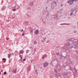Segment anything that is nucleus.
I'll use <instances>...</instances> for the list:
<instances>
[{
	"instance_id": "51",
	"label": "nucleus",
	"mask_w": 78,
	"mask_h": 78,
	"mask_svg": "<svg viewBox=\"0 0 78 78\" xmlns=\"http://www.w3.org/2000/svg\"><path fill=\"white\" fill-rule=\"evenodd\" d=\"M51 24H52V23H53V22H51Z\"/></svg>"
},
{
	"instance_id": "53",
	"label": "nucleus",
	"mask_w": 78,
	"mask_h": 78,
	"mask_svg": "<svg viewBox=\"0 0 78 78\" xmlns=\"http://www.w3.org/2000/svg\"><path fill=\"white\" fill-rule=\"evenodd\" d=\"M1 72H3V70H1Z\"/></svg>"
},
{
	"instance_id": "33",
	"label": "nucleus",
	"mask_w": 78,
	"mask_h": 78,
	"mask_svg": "<svg viewBox=\"0 0 78 78\" xmlns=\"http://www.w3.org/2000/svg\"><path fill=\"white\" fill-rule=\"evenodd\" d=\"M33 60H31L30 62L31 63H32V62H33Z\"/></svg>"
},
{
	"instance_id": "15",
	"label": "nucleus",
	"mask_w": 78,
	"mask_h": 78,
	"mask_svg": "<svg viewBox=\"0 0 78 78\" xmlns=\"http://www.w3.org/2000/svg\"><path fill=\"white\" fill-rule=\"evenodd\" d=\"M74 69L76 71V73H77V72H78V70L76 69L75 68V67H74Z\"/></svg>"
},
{
	"instance_id": "28",
	"label": "nucleus",
	"mask_w": 78,
	"mask_h": 78,
	"mask_svg": "<svg viewBox=\"0 0 78 78\" xmlns=\"http://www.w3.org/2000/svg\"><path fill=\"white\" fill-rule=\"evenodd\" d=\"M69 47L67 48L66 50H69Z\"/></svg>"
},
{
	"instance_id": "7",
	"label": "nucleus",
	"mask_w": 78,
	"mask_h": 78,
	"mask_svg": "<svg viewBox=\"0 0 78 78\" xmlns=\"http://www.w3.org/2000/svg\"><path fill=\"white\" fill-rule=\"evenodd\" d=\"M30 6L31 7L34 6V3L33 2H31L30 3Z\"/></svg>"
},
{
	"instance_id": "45",
	"label": "nucleus",
	"mask_w": 78,
	"mask_h": 78,
	"mask_svg": "<svg viewBox=\"0 0 78 78\" xmlns=\"http://www.w3.org/2000/svg\"><path fill=\"white\" fill-rule=\"evenodd\" d=\"M21 59H22V57H20Z\"/></svg>"
},
{
	"instance_id": "39",
	"label": "nucleus",
	"mask_w": 78,
	"mask_h": 78,
	"mask_svg": "<svg viewBox=\"0 0 78 78\" xmlns=\"http://www.w3.org/2000/svg\"><path fill=\"white\" fill-rule=\"evenodd\" d=\"M76 53H77L78 54V51H76Z\"/></svg>"
},
{
	"instance_id": "20",
	"label": "nucleus",
	"mask_w": 78,
	"mask_h": 78,
	"mask_svg": "<svg viewBox=\"0 0 78 78\" xmlns=\"http://www.w3.org/2000/svg\"><path fill=\"white\" fill-rule=\"evenodd\" d=\"M29 51H30V50H27L26 51V53H27H27H28Z\"/></svg>"
},
{
	"instance_id": "1",
	"label": "nucleus",
	"mask_w": 78,
	"mask_h": 78,
	"mask_svg": "<svg viewBox=\"0 0 78 78\" xmlns=\"http://www.w3.org/2000/svg\"><path fill=\"white\" fill-rule=\"evenodd\" d=\"M74 1H75V0H69L68 2V3L70 5H72L73 4Z\"/></svg>"
},
{
	"instance_id": "46",
	"label": "nucleus",
	"mask_w": 78,
	"mask_h": 78,
	"mask_svg": "<svg viewBox=\"0 0 78 78\" xmlns=\"http://www.w3.org/2000/svg\"><path fill=\"white\" fill-rule=\"evenodd\" d=\"M77 25H78V22H77Z\"/></svg>"
},
{
	"instance_id": "36",
	"label": "nucleus",
	"mask_w": 78,
	"mask_h": 78,
	"mask_svg": "<svg viewBox=\"0 0 78 78\" xmlns=\"http://www.w3.org/2000/svg\"><path fill=\"white\" fill-rule=\"evenodd\" d=\"M28 9H31V8H30V7H29L28 8Z\"/></svg>"
},
{
	"instance_id": "47",
	"label": "nucleus",
	"mask_w": 78,
	"mask_h": 78,
	"mask_svg": "<svg viewBox=\"0 0 78 78\" xmlns=\"http://www.w3.org/2000/svg\"><path fill=\"white\" fill-rule=\"evenodd\" d=\"M12 55H14V53H12Z\"/></svg>"
},
{
	"instance_id": "11",
	"label": "nucleus",
	"mask_w": 78,
	"mask_h": 78,
	"mask_svg": "<svg viewBox=\"0 0 78 78\" xmlns=\"http://www.w3.org/2000/svg\"><path fill=\"white\" fill-rule=\"evenodd\" d=\"M23 53H24V51H23L22 50H21L20 51V54H23Z\"/></svg>"
},
{
	"instance_id": "48",
	"label": "nucleus",
	"mask_w": 78,
	"mask_h": 78,
	"mask_svg": "<svg viewBox=\"0 0 78 78\" xmlns=\"http://www.w3.org/2000/svg\"><path fill=\"white\" fill-rule=\"evenodd\" d=\"M60 59H62V58L60 57Z\"/></svg>"
},
{
	"instance_id": "50",
	"label": "nucleus",
	"mask_w": 78,
	"mask_h": 78,
	"mask_svg": "<svg viewBox=\"0 0 78 78\" xmlns=\"http://www.w3.org/2000/svg\"><path fill=\"white\" fill-rule=\"evenodd\" d=\"M52 65L53 66H54V65H53V64H52Z\"/></svg>"
},
{
	"instance_id": "58",
	"label": "nucleus",
	"mask_w": 78,
	"mask_h": 78,
	"mask_svg": "<svg viewBox=\"0 0 78 78\" xmlns=\"http://www.w3.org/2000/svg\"><path fill=\"white\" fill-rule=\"evenodd\" d=\"M57 0V1H58V0Z\"/></svg>"
},
{
	"instance_id": "42",
	"label": "nucleus",
	"mask_w": 78,
	"mask_h": 78,
	"mask_svg": "<svg viewBox=\"0 0 78 78\" xmlns=\"http://www.w3.org/2000/svg\"><path fill=\"white\" fill-rule=\"evenodd\" d=\"M75 2H76V1H78V0H75Z\"/></svg>"
},
{
	"instance_id": "3",
	"label": "nucleus",
	"mask_w": 78,
	"mask_h": 78,
	"mask_svg": "<svg viewBox=\"0 0 78 78\" xmlns=\"http://www.w3.org/2000/svg\"><path fill=\"white\" fill-rule=\"evenodd\" d=\"M44 64L43 67L44 68L46 67H47L48 66V63L47 62H44Z\"/></svg>"
},
{
	"instance_id": "26",
	"label": "nucleus",
	"mask_w": 78,
	"mask_h": 78,
	"mask_svg": "<svg viewBox=\"0 0 78 78\" xmlns=\"http://www.w3.org/2000/svg\"><path fill=\"white\" fill-rule=\"evenodd\" d=\"M4 75H6V71L4 72Z\"/></svg>"
},
{
	"instance_id": "12",
	"label": "nucleus",
	"mask_w": 78,
	"mask_h": 78,
	"mask_svg": "<svg viewBox=\"0 0 78 78\" xmlns=\"http://www.w3.org/2000/svg\"><path fill=\"white\" fill-rule=\"evenodd\" d=\"M75 45H72V46L71 48H76Z\"/></svg>"
},
{
	"instance_id": "37",
	"label": "nucleus",
	"mask_w": 78,
	"mask_h": 78,
	"mask_svg": "<svg viewBox=\"0 0 78 78\" xmlns=\"http://www.w3.org/2000/svg\"><path fill=\"white\" fill-rule=\"evenodd\" d=\"M70 63L71 64H73V63H72V61H71Z\"/></svg>"
},
{
	"instance_id": "2",
	"label": "nucleus",
	"mask_w": 78,
	"mask_h": 78,
	"mask_svg": "<svg viewBox=\"0 0 78 78\" xmlns=\"http://www.w3.org/2000/svg\"><path fill=\"white\" fill-rule=\"evenodd\" d=\"M71 11H72L73 14L75 15V14H76L77 12V10L76 9L73 10V9H72L71 10Z\"/></svg>"
},
{
	"instance_id": "59",
	"label": "nucleus",
	"mask_w": 78,
	"mask_h": 78,
	"mask_svg": "<svg viewBox=\"0 0 78 78\" xmlns=\"http://www.w3.org/2000/svg\"><path fill=\"white\" fill-rule=\"evenodd\" d=\"M73 75H74V74H73Z\"/></svg>"
},
{
	"instance_id": "24",
	"label": "nucleus",
	"mask_w": 78,
	"mask_h": 78,
	"mask_svg": "<svg viewBox=\"0 0 78 78\" xmlns=\"http://www.w3.org/2000/svg\"><path fill=\"white\" fill-rule=\"evenodd\" d=\"M46 39H47V37H46L45 38V37H44V38H43L44 41L46 40Z\"/></svg>"
},
{
	"instance_id": "30",
	"label": "nucleus",
	"mask_w": 78,
	"mask_h": 78,
	"mask_svg": "<svg viewBox=\"0 0 78 78\" xmlns=\"http://www.w3.org/2000/svg\"><path fill=\"white\" fill-rule=\"evenodd\" d=\"M19 57H20V58L22 57V55H20Z\"/></svg>"
},
{
	"instance_id": "5",
	"label": "nucleus",
	"mask_w": 78,
	"mask_h": 78,
	"mask_svg": "<svg viewBox=\"0 0 78 78\" xmlns=\"http://www.w3.org/2000/svg\"><path fill=\"white\" fill-rule=\"evenodd\" d=\"M51 5L53 6V5H55L56 6L57 5V3H56V2L54 1V2H52L51 3Z\"/></svg>"
},
{
	"instance_id": "29",
	"label": "nucleus",
	"mask_w": 78,
	"mask_h": 78,
	"mask_svg": "<svg viewBox=\"0 0 78 78\" xmlns=\"http://www.w3.org/2000/svg\"><path fill=\"white\" fill-rule=\"evenodd\" d=\"M73 13H72V12L70 14V16H72V14H73Z\"/></svg>"
},
{
	"instance_id": "25",
	"label": "nucleus",
	"mask_w": 78,
	"mask_h": 78,
	"mask_svg": "<svg viewBox=\"0 0 78 78\" xmlns=\"http://www.w3.org/2000/svg\"><path fill=\"white\" fill-rule=\"evenodd\" d=\"M30 33H33V30H31L30 31Z\"/></svg>"
},
{
	"instance_id": "19",
	"label": "nucleus",
	"mask_w": 78,
	"mask_h": 78,
	"mask_svg": "<svg viewBox=\"0 0 78 78\" xmlns=\"http://www.w3.org/2000/svg\"><path fill=\"white\" fill-rule=\"evenodd\" d=\"M37 41H34V44H37Z\"/></svg>"
},
{
	"instance_id": "27",
	"label": "nucleus",
	"mask_w": 78,
	"mask_h": 78,
	"mask_svg": "<svg viewBox=\"0 0 78 78\" xmlns=\"http://www.w3.org/2000/svg\"><path fill=\"white\" fill-rule=\"evenodd\" d=\"M55 72H56V73H58V71L57 70H55Z\"/></svg>"
},
{
	"instance_id": "6",
	"label": "nucleus",
	"mask_w": 78,
	"mask_h": 78,
	"mask_svg": "<svg viewBox=\"0 0 78 78\" xmlns=\"http://www.w3.org/2000/svg\"><path fill=\"white\" fill-rule=\"evenodd\" d=\"M39 32V30H35V31L34 32V33L35 34L37 35V34H38Z\"/></svg>"
},
{
	"instance_id": "32",
	"label": "nucleus",
	"mask_w": 78,
	"mask_h": 78,
	"mask_svg": "<svg viewBox=\"0 0 78 78\" xmlns=\"http://www.w3.org/2000/svg\"><path fill=\"white\" fill-rule=\"evenodd\" d=\"M26 60V59H23V61H25Z\"/></svg>"
},
{
	"instance_id": "4",
	"label": "nucleus",
	"mask_w": 78,
	"mask_h": 78,
	"mask_svg": "<svg viewBox=\"0 0 78 78\" xmlns=\"http://www.w3.org/2000/svg\"><path fill=\"white\" fill-rule=\"evenodd\" d=\"M57 15H55L52 16V18H53V19H54V20H55V19H58V16H56Z\"/></svg>"
},
{
	"instance_id": "22",
	"label": "nucleus",
	"mask_w": 78,
	"mask_h": 78,
	"mask_svg": "<svg viewBox=\"0 0 78 78\" xmlns=\"http://www.w3.org/2000/svg\"><path fill=\"white\" fill-rule=\"evenodd\" d=\"M13 11H16V9H12Z\"/></svg>"
},
{
	"instance_id": "49",
	"label": "nucleus",
	"mask_w": 78,
	"mask_h": 78,
	"mask_svg": "<svg viewBox=\"0 0 78 78\" xmlns=\"http://www.w3.org/2000/svg\"><path fill=\"white\" fill-rule=\"evenodd\" d=\"M45 34H45V33L44 34V35H45Z\"/></svg>"
},
{
	"instance_id": "38",
	"label": "nucleus",
	"mask_w": 78,
	"mask_h": 78,
	"mask_svg": "<svg viewBox=\"0 0 78 78\" xmlns=\"http://www.w3.org/2000/svg\"><path fill=\"white\" fill-rule=\"evenodd\" d=\"M6 60L4 61H3V62H6Z\"/></svg>"
},
{
	"instance_id": "52",
	"label": "nucleus",
	"mask_w": 78,
	"mask_h": 78,
	"mask_svg": "<svg viewBox=\"0 0 78 78\" xmlns=\"http://www.w3.org/2000/svg\"><path fill=\"white\" fill-rule=\"evenodd\" d=\"M74 33H76V31H75L74 32Z\"/></svg>"
},
{
	"instance_id": "8",
	"label": "nucleus",
	"mask_w": 78,
	"mask_h": 78,
	"mask_svg": "<svg viewBox=\"0 0 78 78\" xmlns=\"http://www.w3.org/2000/svg\"><path fill=\"white\" fill-rule=\"evenodd\" d=\"M47 55L45 54L44 55H43L42 56V59H44V58H47Z\"/></svg>"
},
{
	"instance_id": "10",
	"label": "nucleus",
	"mask_w": 78,
	"mask_h": 78,
	"mask_svg": "<svg viewBox=\"0 0 78 78\" xmlns=\"http://www.w3.org/2000/svg\"><path fill=\"white\" fill-rule=\"evenodd\" d=\"M68 74V73L67 72H66V73H64L63 74V75L64 76H67V75Z\"/></svg>"
},
{
	"instance_id": "35",
	"label": "nucleus",
	"mask_w": 78,
	"mask_h": 78,
	"mask_svg": "<svg viewBox=\"0 0 78 78\" xmlns=\"http://www.w3.org/2000/svg\"><path fill=\"white\" fill-rule=\"evenodd\" d=\"M61 57H64V56H63V55H61Z\"/></svg>"
},
{
	"instance_id": "16",
	"label": "nucleus",
	"mask_w": 78,
	"mask_h": 78,
	"mask_svg": "<svg viewBox=\"0 0 78 78\" xmlns=\"http://www.w3.org/2000/svg\"><path fill=\"white\" fill-rule=\"evenodd\" d=\"M11 55L10 54H9L8 55V58H10L11 57Z\"/></svg>"
},
{
	"instance_id": "9",
	"label": "nucleus",
	"mask_w": 78,
	"mask_h": 78,
	"mask_svg": "<svg viewBox=\"0 0 78 78\" xmlns=\"http://www.w3.org/2000/svg\"><path fill=\"white\" fill-rule=\"evenodd\" d=\"M12 72L13 73H17V69H15L13 70Z\"/></svg>"
},
{
	"instance_id": "13",
	"label": "nucleus",
	"mask_w": 78,
	"mask_h": 78,
	"mask_svg": "<svg viewBox=\"0 0 78 78\" xmlns=\"http://www.w3.org/2000/svg\"><path fill=\"white\" fill-rule=\"evenodd\" d=\"M68 24L66 23H62L60 24V25H67Z\"/></svg>"
},
{
	"instance_id": "21",
	"label": "nucleus",
	"mask_w": 78,
	"mask_h": 78,
	"mask_svg": "<svg viewBox=\"0 0 78 78\" xmlns=\"http://www.w3.org/2000/svg\"><path fill=\"white\" fill-rule=\"evenodd\" d=\"M2 60V61H6V59L5 58H3Z\"/></svg>"
},
{
	"instance_id": "44",
	"label": "nucleus",
	"mask_w": 78,
	"mask_h": 78,
	"mask_svg": "<svg viewBox=\"0 0 78 78\" xmlns=\"http://www.w3.org/2000/svg\"><path fill=\"white\" fill-rule=\"evenodd\" d=\"M63 57L64 58H66V56H63Z\"/></svg>"
},
{
	"instance_id": "17",
	"label": "nucleus",
	"mask_w": 78,
	"mask_h": 78,
	"mask_svg": "<svg viewBox=\"0 0 78 78\" xmlns=\"http://www.w3.org/2000/svg\"><path fill=\"white\" fill-rule=\"evenodd\" d=\"M58 78H62V76H61L58 75L57 76Z\"/></svg>"
},
{
	"instance_id": "14",
	"label": "nucleus",
	"mask_w": 78,
	"mask_h": 78,
	"mask_svg": "<svg viewBox=\"0 0 78 78\" xmlns=\"http://www.w3.org/2000/svg\"><path fill=\"white\" fill-rule=\"evenodd\" d=\"M4 9H5V7L3 6L2 9V11H3Z\"/></svg>"
},
{
	"instance_id": "56",
	"label": "nucleus",
	"mask_w": 78,
	"mask_h": 78,
	"mask_svg": "<svg viewBox=\"0 0 78 78\" xmlns=\"http://www.w3.org/2000/svg\"><path fill=\"white\" fill-rule=\"evenodd\" d=\"M34 50H36V48H35V49H34Z\"/></svg>"
},
{
	"instance_id": "54",
	"label": "nucleus",
	"mask_w": 78,
	"mask_h": 78,
	"mask_svg": "<svg viewBox=\"0 0 78 78\" xmlns=\"http://www.w3.org/2000/svg\"><path fill=\"white\" fill-rule=\"evenodd\" d=\"M48 35H50V34H48Z\"/></svg>"
},
{
	"instance_id": "18",
	"label": "nucleus",
	"mask_w": 78,
	"mask_h": 78,
	"mask_svg": "<svg viewBox=\"0 0 78 78\" xmlns=\"http://www.w3.org/2000/svg\"><path fill=\"white\" fill-rule=\"evenodd\" d=\"M70 43H69V44H66L65 46H70Z\"/></svg>"
},
{
	"instance_id": "43",
	"label": "nucleus",
	"mask_w": 78,
	"mask_h": 78,
	"mask_svg": "<svg viewBox=\"0 0 78 78\" xmlns=\"http://www.w3.org/2000/svg\"><path fill=\"white\" fill-rule=\"evenodd\" d=\"M22 31H23V30L22 29Z\"/></svg>"
},
{
	"instance_id": "34",
	"label": "nucleus",
	"mask_w": 78,
	"mask_h": 78,
	"mask_svg": "<svg viewBox=\"0 0 78 78\" xmlns=\"http://www.w3.org/2000/svg\"><path fill=\"white\" fill-rule=\"evenodd\" d=\"M62 6H63V5L62 4H61L60 6L62 7Z\"/></svg>"
},
{
	"instance_id": "57",
	"label": "nucleus",
	"mask_w": 78,
	"mask_h": 78,
	"mask_svg": "<svg viewBox=\"0 0 78 78\" xmlns=\"http://www.w3.org/2000/svg\"><path fill=\"white\" fill-rule=\"evenodd\" d=\"M56 67H58V66H56Z\"/></svg>"
},
{
	"instance_id": "31",
	"label": "nucleus",
	"mask_w": 78,
	"mask_h": 78,
	"mask_svg": "<svg viewBox=\"0 0 78 78\" xmlns=\"http://www.w3.org/2000/svg\"><path fill=\"white\" fill-rule=\"evenodd\" d=\"M24 33H23L22 34V36H24Z\"/></svg>"
},
{
	"instance_id": "40",
	"label": "nucleus",
	"mask_w": 78,
	"mask_h": 78,
	"mask_svg": "<svg viewBox=\"0 0 78 78\" xmlns=\"http://www.w3.org/2000/svg\"><path fill=\"white\" fill-rule=\"evenodd\" d=\"M41 41H42L43 42H44V41L43 40H41Z\"/></svg>"
},
{
	"instance_id": "55",
	"label": "nucleus",
	"mask_w": 78,
	"mask_h": 78,
	"mask_svg": "<svg viewBox=\"0 0 78 78\" xmlns=\"http://www.w3.org/2000/svg\"><path fill=\"white\" fill-rule=\"evenodd\" d=\"M70 17H68V19H69Z\"/></svg>"
},
{
	"instance_id": "41",
	"label": "nucleus",
	"mask_w": 78,
	"mask_h": 78,
	"mask_svg": "<svg viewBox=\"0 0 78 78\" xmlns=\"http://www.w3.org/2000/svg\"><path fill=\"white\" fill-rule=\"evenodd\" d=\"M47 8H48V7L47 6L46 7V9H47Z\"/></svg>"
},
{
	"instance_id": "23",
	"label": "nucleus",
	"mask_w": 78,
	"mask_h": 78,
	"mask_svg": "<svg viewBox=\"0 0 78 78\" xmlns=\"http://www.w3.org/2000/svg\"><path fill=\"white\" fill-rule=\"evenodd\" d=\"M56 55H59V52H57L56 53Z\"/></svg>"
}]
</instances>
